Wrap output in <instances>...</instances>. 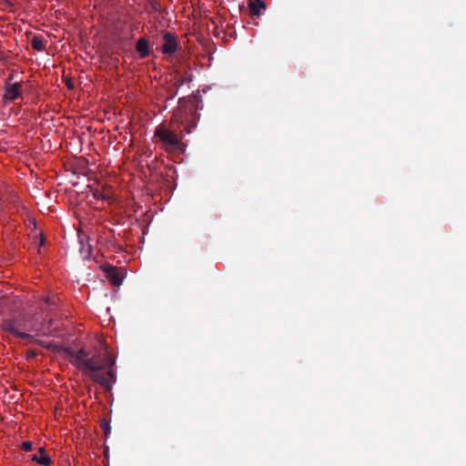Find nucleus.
<instances>
[{"instance_id": "obj_1", "label": "nucleus", "mask_w": 466, "mask_h": 466, "mask_svg": "<svg viewBox=\"0 0 466 466\" xmlns=\"http://www.w3.org/2000/svg\"><path fill=\"white\" fill-rule=\"evenodd\" d=\"M69 361L80 370L95 383L99 384L105 390L110 391L112 385L116 381V374L113 370L116 363L109 352L103 355L100 352L90 355L85 349L78 350H67Z\"/></svg>"}, {"instance_id": "obj_2", "label": "nucleus", "mask_w": 466, "mask_h": 466, "mask_svg": "<svg viewBox=\"0 0 466 466\" xmlns=\"http://www.w3.org/2000/svg\"><path fill=\"white\" fill-rule=\"evenodd\" d=\"M198 115L194 108H184L177 110L172 118L170 127L159 125L155 129V137L159 139L162 147L167 152H173L183 147L182 132L189 134L197 127Z\"/></svg>"}, {"instance_id": "obj_3", "label": "nucleus", "mask_w": 466, "mask_h": 466, "mask_svg": "<svg viewBox=\"0 0 466 466\" xmlns=\"http://www.w3.org/2000/svg\"><path fill=\"white\" fill-rule=\"evenodd\" d=\"M163 41L164 43L160 47L161 52L169 56L175 54L178 46L177 35L169 31H164Z\"/></svg>"}, {"instance_id": "obj_4", "label": "nucleus", "mask_w": 466, "mask_h": 466, "mask_svg": "<svg viewBox=\"0 0 466 466\" xmlns=\"http://www.w3.org/2000/svg\"><path fill=\"white\" fill-rule=\"evenodd\" d=\"M104 270L106 273V277L113 286L119 287L122 284L124 276L117 268L113 266H107L105 268Z\"/></svg>"}, {"instance_id": "obj_5", "label": "nucleus", "mask_w": 466, "mask_h": 466, "mask_svg": "<svg viewBox=\"0 0 466 466\" xmlns=\"http://www.w3.org/2000/svg\"><path fill=\"white\" fill-rule=\"evenodd\" d=\"M21 84L15 83L9 84L7 83L5 86V94L3 99L14 101L21 96Z\"/></svg>"}, {"instance_id": "obj_6", "label": "nucleus", "mask_w": 466, "mask_h": 466, "mask_svg": "<svg viewBox=\"0 0 466 466\" xmlns=\"http://www.w3.org/2000/svg\"><path fill=\"white\" fill-rule=\"evenodd\" d=\"M3 329L6 332L13 334L14 336H15L17 338L27 339H33L32 335L25 333V332H20L16 329L15 322L12 320H7V321L4 322Z\"/></svg>"}, {"instance_id": "obj_7", "label": "nucleus", "mask_w": 466, "mask_h": 466, "mask_svg": "<svg viewBox=\"0 0 466 466\" xmlns=\"http://www.w3.org/2000/svg\"><path fill=\"white\" fill-rule=\"evenodd\" d=\"M31 460L44 466H49L52 463L51 458L46 454L43 447L38 449V453L33 455Z\"/></svg>"}, {"instance_id": "obj_8", "label": "nucleus", "mask_w": 466, "mask_h": 466, "mask_svg": "<svg viewBox=\"0 0 466 466\" xmlns=\"http://www.w3.org/2000/svg\"><path fill=\"white\" fill-rule=\"evenodd\" d=\"M249 15L251 16H259L261 10L266 9V5L262 0L250 1L248 4Z\"/></svg>"}, {"instance_id": "obj_9", "label": "nucleus", "mask_w": 466, "mask_h": 466, "mask_svg": "<svg viewBox=\"0 0 466 466\" xmlns=\"http://www.w3.org/2000/svg\"><path fill=\"white\" fill-rule=\"evenodd\" d=\"M136 49L139 53V56L141 58L147 57L149 55V53H150L148 41L146 38H143V37L139 38L137 41Z\"/></svg>"}, {"instance_id": "obj_10", "label": "nucleus", "mask_w": 466, "mask_h": 466, "mask_svg": "<svg viewBox=\"0 0 466 466\" xmlns=\"http://www.w3.org/2000/svg\"><path fill=\"white\" fill-rule=\"evenodd\" d=\"M31 46L36 51H44L46 48L45 40L40 35H35L32 38Z\"/></svg>"}, {"instance_id": "obj_11", "label": "nucleus", "mask_w": 466, "mask_h": 466, "mask_svg": "<svg viewBox=\"0 0 466 466\" xmlns=\"http://www.w3.org/2000/svg\"><path fill=\"white\" fill-rule=\"evenodd\" d=\"M151 9L156 13H161L162 7L159 2L157 1H150L149 2Z\"/></svg>"}, {"instance_id": "obj_12", "label": "nucleus", "mask_w": 466, "mask_h": 466, "mask_svg": "<svg viewBox=\"0 0 466 466\" xmlns=\"http://www.w3.org/2000/svg\"><path fill=\"white\" fill-rule=\"evenodd\" d=\"M100 427L104 430L106 435H107V433L110 431V429H111L109 422H107L106 420H103L100 422Z\"/></svg>"}, {"instance_id": "obj_13", "label": "nucleus", "mask_w": 466, "mask_h": 466, "mask_svg": "<svg viewBox=\"0 0 466 466\" xmlns=\"http://www.w3.org/2000/svg\"><path fill=\"white\" fill-rule=\"evenodd\" d=\"M21 449L25 451H30L33 450V443L31 441H24L21 444Z\"/></svg>"}, {"instance_id": "obj_14", "label": "nucleus", "mask_w": 466, "mask_h": 466, "mask_svg": "<svg viewBox=\"0 0 466 466\" xmlns=\"http://www.w3.org/2000/svg\"><path fill=\"white\" fill-rule=\"evenodd\" d=\"M94 197L96 198H101V199H105L106 198V196L101 192H98V191H96L94 193Z\"/></svg>"}, {"instance_id": "obj_15", "label": "nucleus", "mask_w": 466, "mask_h": 466, "mask_svg": "<svg viewBox=\"0 0 466 466\" xmlns=\"http://www.w3.org/2000/svg\"><path fill=\"white\" fill-rule=\"evenodd\" d=\"M44 245H45V238L43 236H41V238H40V239L38 241L37 247H38V248H40Z\"/></svg>"}, {"instance_id": "obj_16", "label": "nucleus", "mask_w": 466, "mask_h": 466, "mask_svg": "<svg viewBox=\"0 0 466 466\" xmlns=\"http://www.w3.org/2000/svg\"><path fill=\"white\" fill-rule=\"evenodd\" d=\"M26 355L28 358H34L36 356V353L34 350H29V351H27Z\"/></svg>"}, {"instance_id": "obj_17", "label": "nucleus", "mask_w": 466, "mask_h": 466, "mask_svg": "<svg viewBox=\"0 0 466 466\" xmlns=\"http://www.w3.org/2000/svg\"><path fill=\"white\" fill-rule=\"evenodd\" d=\"M4 59V54L2 51H0V60Z\"/></svg>"}, {"instance_id": "obj_18", "label": "nucleus", "mask_w": 466, "mask_h": 466, "mask_svg": "<svg viewBox=\"0 0 466 466\" xmlns=\"http://www.w3.org/2000/svg\"><path fill=\"white\" fill-rule=\"evenodd\" d=\"M13 79V76H9V77L7 78V81H11Z\"/></svg>"}]
</instances>
